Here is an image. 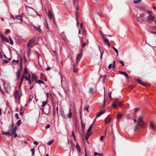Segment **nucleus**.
Instances as JSON below:
<instances>
[{"instance_id": "ea45409f", "label": "nucleus", "mask_w": 156, "mask_h": 156, "mask_svg": "<svg viewBox=\"0 0 156 156\" xmlns=\"http://www.w3.org/2000/svg\"><path fill=\"white\" fill-rule=\"evenodd\" d=\"M93 126L92 125H91L89 127V128L88 129L87 131V132L89 133V132L90 131L91 129L92 128V127Z\"/></svg>"}, {"instance_id": "1a4fd4ad", "label": "nucleus", "mask_w": 156, "mask_h": 156, "mask_svg": "<svg viewBox=\"0 0 156 156\" xmlns=\"http://www.w3.org/2000/svg\"><path fill=\"white\" fill-rule=\"evenodd\" d=\"M136 19L137 20L141 23H143L144 22V20L140 16H136Z\"/></svg>"}, {"instance_id": "6e6552de", "label": "nucleus", "mask_w": 156, "mask_h": 156, "mask_svg": "<svg viewBox=\"0 0 156 156\" xmlns=\"http://www.w3.org/2000/svg\"><path fill=\"white\" fill-rule=\"evenodd\" d=\"M59 112L61 116L63 118L65 119L67 118V117H68L67 115L66 116L65 115L64 111H63V110H62L61 108L60 109Z\"/></svg>"}, {"instance_id": "774afa93", "label": "nucleus", "mask_w": 156, "mask_h": 156, "mask_svg": "<svg viewBox=\"0 0 156 156\" xmlns=\"http://www.w3.org/2000/svg\"><path fill=\"white\" fill-rule=\"evenodd\" d=\"M51 69V68L49 67H48L46 69V70H49Z\"/></svg>"}, {"instance_id": "cd10ccee", "label": "nucleus", "mask_w": 156, "mask_h": 156, "mask_svg": "<svg viewBox=\"0 0 156 156\" xmlns=\"http://www.w3.org/2000/svg\"><path fill=\"white\" fill-rule=\"evenodd\" d=\"M25 78L27 80H29L30 78V74L28 73V76H26L25 77Z\"/></svg>"}, {"instance_id": "052dcab7", "label": "nucleus", "mask_w": 156, "mask_h": 156, "mask_svg": "<svg viewBox=\"0 0 156 156\" xmlns=\"http://www.w3.org/2000/svg\"><path fill=\"white\" fill-rule=\"evenodd\" d=\"M112 64H110L108 66V68L109 69H111L112 67Z\"/></svg>"}, {"instance_id": "a211bd4d", "label": "nucleus", "mask_w": 156, "mask_h": 156, "mask_svg": "<svg viewBox=\"0 0 156 156\" xmlns=\"http://www.w3.org/2000/svg\"><path fill=\"white\" fill-rule=\"evenodd\" d=\"M48 16L50 18H52L53 17V15L51 11L49 10L48 11Z\"/></svg>"}, {"instance_id": "20e7f679", "label": "nucleus", "mask_w": 156, "mask_h": 156, "mask_svg": "<svg viewBox=\"0 0 156 156\" xmlns=\"http://www.w3.org/2000/svg\"><path fill=\"white\" fill-rule=\"evenodd\" d=\"M122 104L121 102L116 101H114L112 104V107L114 108H116V106H122Z\"/></svg>"}, {"instance_id": "c756f323", "label": "nucleus", "mask_w": 156, "mask_h": 156, "mask_svg": "<svg viewBox=\"0 0 156 156\" xmlns=\"http://www.w3.org/2000/svg\"><path fill=\"white\" fill-rule=\"evenodd\" d=\"M36 82L39 84H40L41 83L44 84V82L43 81L41 80H36Z\"/></svg>"}, {"instance_id": "f03ea898", "label": "nucleus", "mask_w": 156, "mask_h": 156, "mask_svg": "<svg viewBox=\"0 0 156 156\" xmlns=\"http://www.w3.org/2000/svg\"><path fill=\"white\" fill-rule=\"evenodd\" d=\"M143 117V115L139 116L136 122H138V126L144 127L145 126V124L142 121Z\"/></svg>"}, {"instance_id": "2f4dec72", "label": "nucleus", "mask_w": 156, "mask_h": 156, "mask_svg": "<svg viewBox=\"0 0 156 156\" xmlns=\"http://www.w3.org/2000/svg\"><path fill=\"white\" fill-rule=\"evenodd\" d=\"M22 59H23V58L21 57L20 59V68L22 70V69H23L22 64V63H23V62H22Z\"/></svg>"}, {"instance_id": "7c9ffc66", "label": "nucleus", "mask_w": 156, "mask_h": 156, "mask_svg": "<svg viewBox=\"0 0 156 156\" xmlns=\"http://www.w3.org/2000/svg\"><path fill=\"white\" fill-rule=\"evenodd\" d=\"M16 76L18 78H19L20 76V70L18 69L16 72Z\"/></svg>"}, {"instance_id": "4d7b16f0", "label": "nucleus", "mask_w": 156, "mask_h": 156, "mask_svg": "<svg viewBox=\"0 0 156 156\" xmlns=\"http://www.w3.org/2000/svg\"><path fill=\"white\" fill-rule=\"evenodd\" d=\"M148 32L152 34H156V32H152L150 31H148Z\"/></svg>"}, {"instance_id": "0e129e2a", "label": "nucleus", "mask_w": 156, "mask_h": 156, "mask_svg": "<svg viewBox=\"0 0 156 156\" xmlns=\"http://www.w3.org/2000/svg\"><path fill=\"white\" fill-rule=\"evenodd\" d=\"M34 144L36 145H37L38 144V143L37 142L34 141L33 142Z\"/></svg>"}, {"instance_id": "2eb2a0df", "label": "nucleus", "mask_w": 156, "mask_h": 156, "mask_svg": "<svg viewBox=\"0 0 156 156\" xmlns=\"http://www.w3.org/2000/svg\"><path fill=\"white\" fill-rule=\"evenodd\" d=\"M104 39V43L105 44H107L108 47H109L110 46V44L109 43L108 39L107 38H105Z\"/></svg>"}, {"instance_id": "37998d69", "label": "nucleus", "mask_w": 156, "mask_h": 156, "mask_svg": "<svg viewBox=\"0 0 156 156\" xmlns=\"http://www.w3.org/2000/svg\"><path fill=\"white\" fill-rule=\"evenodd\" d=\"M2 61L3 62V64L7 63L9 62L6 59L3 60Z\"/></svg>"}, {"instance_id": "aec40b11", "label": "nucleus", "mask_w": 156, "mask_h": 156, "mask_svg": "<svg viewBox=\"0 0 156 156\" xmlns=\"http://www.w3.org/2000/svg\"><path fill=\"white\" fill-rule=\"evenodd\" d=\"M46 105H47V106L48 108H49L50 107V105L48 104H47V102H43L42 104V107H44Z\"/></svg>"}, {"instance_id": "7ed1b4c3", "label": "nucleus", "mask_w": 156, "mask_h": 156, "mask_svg": "<svg viewBox=\"0 0 156 156\" xmlns=\"http://www.w3.org/2000/svg\"><path fill=\"white\" fill-rule=\"evenodd\" d=\"M25 7L27 12L29 14H31L33 12H36L34 9L31 7H30L27 5H25Z\"/></svg>"}, {"instance_id": "72a5a7b5", "label": "nucleus", "mask_w": 156, "mask_h": 156, "mask_svg": "<svg viewBox=\"0 0 156 156\" xmlns=\"http://www.w3.org/2000/svg\"><path fill=\"white\" fill-rule=\"evenodd\" d=\"M112 49H114L115 52H116L117 54H118V51L117 49L115 48L114 47L112 46Z\"/></svg>"}, {"instance_id": "a19ab883", "label": "nucleus", "mask_w": 156, "mask_h": 156, "mask_svg": "<svg viewBox=\"0 0 156 156\" xmlns=\"http://www.w3.org/2000/svg\"><path fill=\"white\" fill-rule=\"evenodd\" d=\"M23 73L24 74H26L27 73V68H24L23 71Z\"/></svg>"}, {"instance_id": "58836bf2", "label": "nucleus", "mask_w": 156, "mask_h": 156, "mask_svg": "<svg viewBox=\"0 0 156 156\" xmlns=\"http://www.w3.org/2000/svg\"><path fill=\"white\" fill-rule=\"evenodd\" d=\"M23 58H24V61H23V59H22V62H23V63H25L27 61V58H26L25 56V55H24L23 56Z\"/></svg>"}, {"instance_id": "de8ad7c7", "label": "nucleus", "mask_w": 156, "mask_h": 156, "mask_svg": "<svg viewBox=\"0 0 156 156\" xmlns=\"http://www.w3.org/2000/svg\"><path fill=\"white\" fill-rule=\"evenodd\" d=\"M89 107V106H85L84 108V109L85 110L88 111Z\"/></svg>"}, {"instance_id": "c9c22d12", "label": "nucleus", "mask_w": 156, "mask_h": 156, "mask_svg": "<svg viewBox=\"0 0 156 156\" xmlns=\"http://www.w3.org/2000/svg\"><path fill=\"white\" fill-rule=\"evenodd\" d=\"M2 134L3 135H11L12 134H10L9 133V132H5L3 133Z\"/></svg>"}, {"instance_id": "9b49d317", "label": "nucleus", "mask_w": 156, "mask_h": 156, "mask_svg": "<svg viewBox=\"0 0 156 156\" xmlns=\"http://www.w3.org/2000/svg\"><path fill=\"white\" fill-rule=\"evenodd\" d=\"M1 38L2 41H5L7 43H8L9 42V40H8V38L7 37H5L3 35H1Z\"/></svg>"}, {"instance_id": "c85d7f7f", "label": "nucleus", "mask_w": 156, "mask_h": 156, "mask_svg": "<svg viewBox=\"0 0 156 156\" xmlns=\"http://www.w3.org/2000/svg\"><path fill=\"white\" fill-rule=\"evenodd\" d=\"M122 114L121 113H119L117 115L116 118L117 119H120L122 117Z\"/></svg>"}, {"instance_id": "412c9836", "label": "nucleus", "mask_w": 156, "mask_h": 156, "mask_svg": "<svg viewBox=\"0 0 156 156\" xmlns=\"http://www.w3.org/2000/svg\"><path fill=\"white\" fill-rule=\"evenodd\" d=\"M83 33L82 34L84 37V38L86 39V36L87 35V33L86 31L84 29L83 30Z\"/></svg>"}, {"instance_id": "0eeeda50", "label": "nucleus", "mask_w": 156, "mask_h": 156, "mask_svg": "<svg viewBox=\"0 0 156 156\" xmlns=\"http://www.w3.org/2000/svg\"><path fill=\"white\" fill-rule=\"evenodd\" d=\"M1 81L3 82V85L4 88L7 89H8L9 87V83L7 82H4L3 80V79H1Z\"/></svg>"}, {"instance_id": "6e6d98bb", "label": "nucleus", "mask_w": 156, "mask_h": 156, "mask_svg": "<svg viewBox=\"0 0 156 156\" xmlns=\"http://www.w3.org/2000/svg\"><path fill=\"white\" fill-rule=\"evenodd\" d=\"M139 108H135V109L134 111V112H137L139 111Z\"/></svg>"}, {"instance_id": "f3484780", "label": "nucleus", "mask_w": 156, "mask_h": 156, "mask_svg": "<svg viewBox=\"0 0 156 156\" xmlns=\"http://www.w3.org/2000/svg\"><path fill=\"white\" fill-rule=\"evenodd\" d=\"M72 115V113L71 112V109L69 108V113L67 115V116L68 118H69V120H70V118Z\"/></svg>"}, {"instance_id": "f8f14e48", "label": "nucleus", "mask_w": 156, "mask_h": 156, "mask_svg": "<svg viewBox=\"0 0 156 156\" xmlns=\"http://www.w3.org/2000/svg\"><path fill=\"white\" fill-rule=\"evenodd\" d=\"M119 73L121 74L124 75L126 77V79H128L129 78V76L125 72L119 71Z\"/></svg>"}, {"instance_id": "5701e85b", "label": "nucleus", "mask_w": 156, "mask_h": 156, "mask_svg": "<svg viewBox=\"0 0 156 156\" xmlns=\"http://www.w3.org/2000/svg\"><path fill=\"white\" fill-rule=\"evenodd\" d=\"M137 81L138 82V83L141 84V85H142L144 86H145L146 85V84L143 82H142L141 80H140L139 79H138L137 80Z\"/></svg>"}, {"instance_id": "ddd939ff", "label": "nucleus", "mask_w": 156, "mask_h": 156, "mask_svg": "<svg viewBox=\"0 0 156 156\" xmlns=\"http://www.w3.org/2000/svg\"><path fill=\"white\" fill-rule=\"evenodd\" d=\"M105 110H103L101 112H98L96 118L99 117L101 115L105 113Z\"/></svg>"}, {"instance_id": "6ab92c4d", "label": "nucleus", "mask_w": 156, "mask_h": 156, "mask_svg": "<svg viewBox=\"0 0 156 156\" xmlns=\"http://www.w3.org/2000/svg\"><path fill=\"white\" fill-rule=\"evenodd\" d=\"M14 97L16 99H17V98H18L19 100H20V96L18 95L17 91L14 94Z\"/></svg>"}, {"instance_id": "f704fd0d", "label": "nucleus", "mask_w": 156, "mask_h": 156, "mask_svg": "<svg viewBox=\"0 0 156 156\" xmlns=\"http://www.w3.org/2000/svg\"><path fill=\"white\" fill-rule=\"evenodd\" d=\"M16 18L17 19H18V20H21V21H22V20H23V19H22V17L21 16H16Z\"/></svg>"}, {"instance_id": "b1692460", "label": "nucleus", "mask_w": 156, "mask_h": 156, "mask_svg": "<svg viewBox=\"0 0 156 156\" xmlns=\"http://www.w3.org/2000/svg\"><path fill=\"white\" fill-rule=\"evenodd\" d=\"M37 77L35 75L33 74L32 75V77H31V79L32 80H35V81H36V80H37Z\"/></svg>"}, {"instance_id": "5fc2aeb1", "label": "nucleus", "mask_w": 156, "mask_h": 156, "mask_svg": "<svg viewBox=\"0 0 156 156\" xmlns=\"http://www.w3.org/2000/svg\"><path fill=\"white\" fill-rule=\"evenodd\" d=\"M76 20L78 19V13L77 12H76Z\"/></svg>"}, {"instance_id": "f257e3e1", "label": "nucleus", "mask_w": 156, "mask_h": 156, "mask_svg": "<svg viewBox=\"0 0 156 156\" xmlns=\"http://www.w3.org/2000/svg\"><path fill=\"white\" fill-rule=\"evenodd\" d=\"M82 57V54L80 53L78 54H77L76 55V64H74L73 65V71L74 72H76L77 70L76 69V65L77 64L80 59H81Z\"/></svg>"}, {"instance_id": "bb28decb", "label": "nucleus", "mask_w": 156, "mask_h": 156, "mask_svg": "<svg viewBox=\"0 0 156 156\" xmlns=\"http://www.w3.org/2000/svg\"><path fill=\"white\" fill-rule=\"evenodd\" d=\"M34 28L35 29H37L39 32H41L42 31L41 30V29L40 27V26H38V28L35 26H34Z\"/></svg>"}, {"instance_id": "a878e982", "label": "nucleus", "mask_w": 156, "mask_h": 156, "mask_svg": "<svg viewBox=\"0 0 156 156\" xmlns=\"http://www.w3.org/2000/svg\"><path fill=\"white\" fill-rule=\"evenodd\" d=\"M91 135V133H87L85 136V139L86 140H87L89 137V136Z\"/></svg>"}, {"instance_id": "4c0bfd02", "label": "nucleus", "mask_w": 156, "mask_h": 156, "mask_svg": "<svg viewBox=\"0 0 156 156\" xmlns=\"http://www.w3.org/2000/svg\"><path fill=\"white\" fill-rule=\"evenodd\" d=\"M21 120H18L17 122V124L18 126H20L21 124Z\"/></svg>"}, {"instance_id": "c03bdc74", "label": "nucleus", "mask_w": 156, "mask_h": 156, "mask_svg": "<svg viewBox=\"0 0 156 156\" xmlns=\"http://www.w3.org/2000/svg\"><path fill=\"white\" fill-rule=\"evenodd\" d=\"M31 151L32 152V154L33 155H34V151H35V150L34 149V148H32L31 149Z\"/></svg>"}, {"instance_id": "79ce46f5", "label": "nucleus", "mask_w": 156, "mask_h": 156, "mask_svg": "<svg viewBox=\"0 0 156 156\" xmlns=\"http://www.w3.org/2000/svg\"><path fill=\"white\" fill-rule=\"evenodd\" d=\"M24 76L23 75H22L21 77V80H20V83L21 84L23 82V79H24Z\"/></svg>"}, {"instance_id": "680f3d73", "label": "nucleus", "mask_w": 156, "mask_h": 156, "mask_svg": "<svg viewBox=\"0 0 156 156\" xmlns=\"http://www.w3.org/2000/svg\"><path fill=\"white\" fill-rule=\"evenodd\" d=\"M14 126V125L12 123V126H11L10 127H9V129L11 128L12 129H13V127Z\"/></svg>"}, {"instance_id": "8fccbe9b", "label": "nucleus", "mask_w": 156, "mask_h": 156, "mask_svg": "<svg viewBox=\"0 0 156 156\" xmlns=\"http://www.w3.org/2000/svg\"><path fill=\"white\" fill-rule=\"evenodd\" d=\"M119 63L122 65V66H124V63L122 61H119Z\"/></svg>"}, {"instance_id": "bf43d9fd", "label": "nucleus", "mask_w": 156, "mask_h": 156, "mask_svg": "<svg viewBox=\"0 0 156 156\" xmlns=\"http://www.w3.org/2000/svg\"><path fill=\"white\" fill-rule=\"evenodd\" d=\"M115 62L114 61H113V66H112V68H115Z\"/></svg>"}, {"instance_id": "13d9d810", "label": "nucleus", "mask_w": 156, "mask_h": 156, "mask_svg": "<svg viewBox=\"0 0 156 156\" xmlns=\"http://www.w3.org/2000/svg\"><path fill=\"white\" fill-rule=\"evenodd\" d=\"M10 44L12 45L13 44V42L12 39H11L10 40Z\"/></svg>"}, {"instance_id": "423d86ee", "label": "nucleus", "mask_w": 156, "mask_h": 156, "mask_svg": "<svg viewBox=\"0 0 156 156\" xmlns=\"http://www.w3.org/2000/svg\"><path fill=\"white\" fill-rule=\"evenodd\" d=\"M154 19V17L151 15H149L147 17V21L150 23H151Z\"/></svg>"}, {"instance_id": "69168bd1", "label": "nucleus", "mask_w": 156, "mask_h": 156, "mask_svg": "<svg viewBox=\"0 0 156 156\" xmlns=\"http://www.w3.org/2000/svg\"><path fill=\"white\" fill-rule=\"evenodd\" d=\"M16 131L15 130H13V129H12V134H15V133Z\"/></svg>"}, {"instance_id": "864d4df0", "label": "nucleus", "mask_w": 156, "mask_h": 156, "mask_svg": "<svg viewBox=\"0 0 156 156\" xmlns=\"http://www.w3.org/2000/svg\"><path fill=\"white\" fill-rule=\"evenodd\" d=\"M15 116L16 118V119H19V117L18 114L17 113H16L15 114Z\"/></svg>"}, {"instance_id": "a18cd8bd", "label": "nucleus", "mask_w": 156, "mask_h": 156, "mask_svg": "<svg viewBox=\"0 0 156 156\" xmlns=\"http://www.w3.org/2000/svg\"><path fill=\"white\" fill-rule=\"evenodd\" d=\"M94 154L95 155H98L99 156H101L103 155V154H98L97 153V152H95L94 153Z\"/></svg>"}, {"instance_id": "9d476101", "label": "nucleus", "mask_w": 156, "mask_h": 156, "mask_svg": "<svg viewBox=\"0 0 156 156\" xmlns=\"http://www.w3.org/2000/svg\"><path fill=\"white\" fill-rule=\"evenodd\" d=\"M35 40L34 39H30L27 44V47H29L30 46L31 47V45L34 43L35 42Z\"/></svg>"}, {"instance_id": "dca6fc26", "label": "nucleus", "mask_w": 156, "mask_h": 156, "mask_svg": "<svg viewBox=\"0 0 156 156\" xmlns=\"http://www.w3.org/2000/svg\"><path fill=\"white\" fill-rule=\"evenodd\" d=\"M111 119V118L108 117L106 118L105 120L106 124L109 123L110 122Z\"/></svg>"}, {"instance_id": "393cba45", "label": "nucleus", "mask_w": 156, "mask_h": 156, "mask_svg": "<svg viewBox=\"0 0 156 156\" xmlns=\"http://www.w3.org/2000/svg\"><path fill=\"white\" fill-rule=\"evenodd\" d=\"M76 147L77 149V150L78 152L80 153L81 151V150L80 146H79L78 144H76Z\"/></svg>"}, {"instance_id": "473e14b6", "label": "nucleus", "mask_w": 156, "mask_h": 156, "mask_svg": "<svg viewBox=\"0 0 156 156\" xmlns=\"http://www.w3.org/2000/svg\"><path fill=\"white\" fill-rule=\"evenodd\" d=\"M82 131V132H83L84 130L85 129V125L83 124H81Z\"/></svg>"}, {"instance_id": "603ef678", "label": "nucleus", "mask_w": 156, "mask_h": 156, "mask_svg": "<svg viewBox=\"0 0 156 156\" xmlns=\"http://www.w3.org/2000/svg\"><path fill=\"white\" fill-rule=\"evenodd\" d=\"M93 91V89L92 88H90L89 89V92L90 93H92Z\"/></svg>"}, {"instance_id": "39448f33", "label": "nucleus", "mask_w": 156, "mask_h": 156, "mask_svg": "<svg viewBox=\"0 0 156 156\" xmlns=\"http://www.w3.org/2000/svg\"><path fill=\"white\" fill-rule=\"evenodd\" d=\"M88 39H87L86 41H85L83 40V38H81V42L82 44V46L83 48H84L86 45H87L88 43Z\"/></svg>"}, {"instance_id": "09e8293b", "label": "nucleus", "mask_w": 156, "mask_h": 156, "mask_svg": "<svg viewBox=\"0 0 156 156\" xmlns=\"http://www.w3.org/2000/svg\"><path fill=\"white\" fill-rule=\"evenodd\" d=\"M72 136L73 137L74 139L75 140L76 139V137H75V135L74 132L73 131L72 132Z\"/></svg>"}, {"instance_id": "49530a36", "label": "nucleus", "mask_w": 156, "mask_h": 156, "mask_svg": "<svg viewBox=\"0 0 156 156\" xmlns=\"http://www.w3.org/2000/svg\"><path fill=\"white\" fill-rule=\"evenodd\" d=\"M53 142V140H50L48 142V145H50L52 144Z\"/></svg>"}, {"instance_id": "4be33fe9", "label": "nucleus", "mask_w": 156, "mask_h": 156, "mask_svg": "<svg viewBox=\"0 0 156 156\" xmlns=\"http://www.w3.org/2000/svg\"><path fill=\"white\" fill-rule=\"evenodd\" d=\"M150 127H151V128H152V129L155 131V128L156 127V126H155V125L153 124L152 123H151V124H150Z\"/></svg>"}, {"instance_id": "e433bc0d", "label": "nucleus", "mask_w": 156, "mask_h": 156, "mask_svg": "<svg viewBox=\"0 0 156 156\" xmlns=\"http://www.w3.org/2000/svg\"><path fill=\"white\" fill-rule=\"evenodd\" d=\"M142 0H135L133 1L134 3L135 4H137L140 2Z\"/></svg>"}, {"instance_id": "e2e57ef3", "label": "nucleus", "mask_w": 156, "mask_h": 156, "mask_svg": "<svg viewBox=\"0 0 156 156\" xmlns=\"http://www.w3.org/2000/svg\"><path fill=\"white\" fill-rule=\"evenodd\" d=\"M50 126L49 124H48L46 126V128L47 129L49 128H50Z\"/></svg>"}, {"instance_id": "4468645a", "label": "nucleus", "mask_w": 156, "mask_h": 156, "mask_svg": "<svg viewBox=\"0 0 156 156\" xmlns=\"http://www.w3.org/2000/svg\"><path fill=\"white\" fill-rule=\"evenodd\" d=\"M98 46V48H99V50L100 52V58L101 59L102 58V56H103V54L104 53V50L102 48H100L99 46Z\"/></svg>"}, {"instance_id": "3c124183", "label": "nucleus", "mask_w": 156, "mask_h": 156, "mask_svg": "<svg viewBox=\"0 0 156 156\" xmlns=\"http://www.w3.org/2000/svg\"><path fill=\"white\" fill-rule=\"evenodd\" d=\"M100 34L102 38L103 39L105 38V37L104 36V34L102 32H101Z\"/></svg>"}, {"instance_id": "338daca9", "label": "nucleus", "mask_w": 156, "mask_h": 156, "mask_svg": "<svg viewBox=\"0 0 156 156\" xmlns=\"http://www.w3.org/2000/svg\"><path fill=\"white\" fill-rule=\"evenodd\" d=\"M76 25H77V26H78V25H79V24L80 23L78 20V19L77 20H76Z\"/></svg>"}]
</instances>
